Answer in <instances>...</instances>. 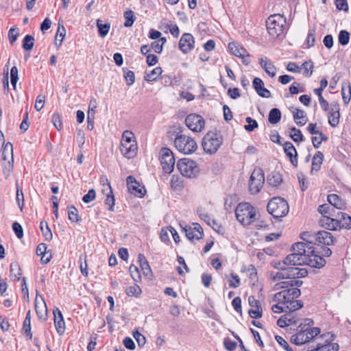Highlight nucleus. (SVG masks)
Returning a JSON list of instances; mask_svg holds the SVG:
<instances>
[{
    "mask_svg": "<svg viewBox=\"0 0 351 351\" xmlns=\"http://www.w3.org/2000/svg\"><path fill=\"white\" fill-rule=\"evenodd\" d=\"M313 324L312 319H304V322L300 325L301 329L291 336V342L296 345H302L318 335L320 333V329L317 327L311 328Z\"/></svg>",
    "mask_w": 351,
    "mask_h": 351,
    "instance_id": "obj_4",
    "label": "nucleus"
},
{
    "mask_svg": "<svg viewBox=\"0 0 351 351\" xmlns=\"http://www.w3.org/2000/svg\"><path fill=\"white\" fill-rule=\"evenodd\" d=\"M103 182L104 188L102 191L104 193H106V195L105 204L108 206V210L112 211L114 206V197L112 194V190L107 178H105Z\"/></svg>",
    "mask_w": 351,
    "mask_h": 351,
    "instance_id": "obj_20",
    "label": "nucleus"
},
{
    "mask_svg": "<svg viewBox=\"0 0 351 351\" xmlns=\"http://www.w3.org/2000/svg\"><path fill=\"white\" fill-rule=\"evenodd\" d=\"M16 200L21 211H22L24 206V195L22 189L18 184H16Z\"/></svg>",
    "mask_w": 351,
    "mask_h": 351,
    "instance_id": "obj_52",
    "label": "nucleus"
},
{
    "mask_svg": "<svg viewBox=\"0 0 351 351\" xmlns=\"http://www.w3.org/2000/svg\"><path fill=\"white\" fill-rule=\"evenodd\" d=\"M124 18L125 20V21L124 23V26L126 27H131L133 25V23L135 21V19H136L133 11H132L130 10L125 12Z\"/></svg>",
    "mask_w": 351,
    "mask_h": 351,
    "instance_id": "obj_49",
    "label": "nucleus"
},
{
    "mask_svg": "<svg viewBox=\"0 0 351 351\" xmlns=\"http://www.w3.org/2000/svg\"><path fill=\"white\" fill-rule=\"evenodd\" d=\"M131 277L135 282L141 280V276L138 268L135 265H131L129 269Z\"/></svg>",
    "mask_w": 351,
    "mask_h": 351,
    "instance_id": "obj_57",
    "label": "nucleus"
},
{
    "mask_svg": "<svg viewBox=\"0 0 351 351\" xmlns=\"http://www.w3.org/2000/svg\"><path fill=\"white\" fill-rule=\"evenodd\" d=\"M303 241L295 243L292 245L293 253L301 254L305 256L306 263L304 264L312 267L319 268L323 267L326 261L315 250V234L304 232L301 236Z\"/></svg>",
    "mask_w": 351,
    "mask_h": 351,
    "instance_id": "obj_2",
    "label": "nucleus"
},
{
    "mask_svg": "<svg viewBox=\"0 0 351 351\" xmlns=\"http://www.w3.org/2000/svg\"><path fill=\"white\" fill-rule=\"evenodd\" d=\"M40 228L46 241H51L53 238L52 232L46 221H41Z\"/></svg>",
    "mask_w": 351,
    "mask_h": 351,
    "instance_id": "obj_42",
    "label": "nucleus"
},
{
    "mask_svg": "<svg viewBox=\"0 0 351 351\" xmlns=\"http://www.w3.org/2000/svg\"><path fill=\"white\" fill-rule=\"evenodd\" d=\"M339 43L341 45H346L348 44L350 40V34L346 30L340 31L338 36Z\"/></svg>",
    "mask_w": 351,
    "mask_h": 351,
    "instance_id": "obj_55",
    "label": "nucleus"
},
{
    "mask_svg": "<svg viewBox=\"0 0 351 351\" xmlns=\"http://www.w3.org/2000/svg\"><path fill=\"white\" fill-rule=\"evenodd\" d=\"M170 184L173 190H179L182 187V181L178 176L173 175L171 178Z\"/></svg>",
    "mask_w": 351,
    "mask_h": 351,
    "instance_id": "obj_54",
    "label": "nucleus"
},
{
    "mask_svg": "<svg viewBox=\"0 0 351 351\" xmlns=\"http://www.w3.org/2000/svg\"><path fill=\"white\" fill-rule=\"evenodd\" d=\"M185 123L186 126L193 132H201L204 127V119L198 114H190L186 119Z\"/></svg>",
    "mask_w": 351,
    "mask_h": 351,
    "instance_id": "obj_14",
    "label": "nucleus"
},
{
    "mask_svg": "<svg viewBox=\"0 0 351 351\" xmlns=\"http://www.w3.org/2000/svg\"><path fill=\"white\" fill-rule=\"evenodd\" d=\"M45 102V96L39 95L36 97L34 108L37 111H40L44 107Z\"/></svg>",
    "mask_w": 351,
    "mask_h": 351,
    "instance_id": "obj_63",
    "label": "nucleus"
},
{
    "mask_svg": "<svg viewBox=\"0 0 351 351\" xmlns=\"http://www.w3.org/2000/svg\"><path fill=\"white\" fill-rule=\"evenodd\" d=\"M162 70L161 67H156L150 73H147L145 78L148 82L155 81L162 74Z\"/></svg>",
    "mask_w": 351,
    "mask_h": 351,
    "instance_id": "obj_43",
    "label": "nucleus"
},
{
    "mask_svg": "<svg viewBox=\"0 0 351 351\" xmlns=\"http://www.w3.org/2000/svg\"><path fill=\"white\" fill-rule=\"evenodd\" d=\"M223 143L222 136L215 132H208L202 140V147L209 154H215Z\"/></svg>",
    "mask_w": 351,
    "mask_h": 351,
    "instance_id": "obj_8",
    "label": "nucleus"
},
{
    "mask_svg": "<svg viewBox=\"0 0 351 351\" xmlns=\"http://www.w3.org/2000/svg\"><path fill=\"white\" fill-rule=\"evenodd\" d=\"M35 310L38 319L45 321L47 317V308L43 298L36 294L35 298Z\"/></svg>",
    "mask_w": 351,
    "mask_h": 351,
    "instance_id": "obj_19",
    "label": "nucleus"
},
{
    "mask_svg": "<svg viewBox=\"0 0 351 351\" xmlns=\"http://www.w3.org/2000/svg\"><path fill=\"white\" fill-rule=\"evenodd\" d=\"M315 243L330 245L333 243V237L329 232L322 230L315 234Z\"/></svg>",
    "mask_w": 351,
    "mask_h": 351,
    "instance_id": "obj_24",
    "label": "nucleus"
},
{
    "mask_svg": "<svg viewBox=\"0 0 351 351\" xmlns=\"http://www.w3.org/2000/svg\"><path fill=\"white\" fill-rule=\"evenodd\" d=\"M51 121L54 127L58 130H61L62 128V121L61 115L59 113H54L52 116Z\"/></svg>",
    "mask_w": 351,
    "mask_h": 351,
    "instance_id": "obj_56",
    "label": "nucleus"
},
{
    "mask_svg": "<svg viewBox=\"0 0 351 351\" xmlns=\"http://www.w3.org/2000/svg\"><path fill=\"white\" fill-rule=\"evenodd\" d=\"M336 215L338 219V224L339 225L340 229L351 228V217H350L348 214L340 211L337 212Z\"/></svg>",
    "mask_w": 351,
    "mask_h": 351,
    "instance_id": "obj_30",
    "label": "nucleus"
},
{
    "mask_svg": "<svg viewBox=\"0 0 351 351\" xmlns=\"http://www.w3.org/2000/svg\"><path fill=\"white\" fill-rule=\"evenodd\" d=\"M286 19L280 14L269 16L266 21L267 30L272 38H277L282 34Z\"/></svg>",
    "mask_w": 351,
    "mask_h": 351,
    "instance_id": "obj_7",
    "label": "nucleus"
},
{
    "mask_svg": "<svg viewBox=\"0 0 351 351\" xmlns=\"http://www.w3.org/2000/svg\"><path fill=\"white\" fill-rule=\"evenodd\" d=\"M342 98L345 104H348L351 99V86L349 82L343 83L341 89Z\"/></svg>",
    "mask_w": 351,
    "mask_h": 351,
    "instance_id": "obj_38",
    "label": "nucleus"
},
{
    "mask_svg": "<svg viewBox=\"0 0 351 351\" xmlns=\"http://www.w3.org/2000/svg\"><path fill=\"white\" fill-rule=\"evenodd\" d=\"M228 49L232 54L242 59L243 63L247 65L250 63V54L247 50L236 43H230Z\"/></svg>",
    "mask_w": 351,
    "mask_h": 351,
    "instance_id": "obj_16",
    "label": "nucleus"
},
{
    "mask_svg": "<svg viewBox=\"0 0 351 351\" xmlns=\"http://www.w3.org/2000/svg\"><path fill=\"white\" fill-rule=\"evenodd\" d=\"M138 146L133 132L125 130L123 132L120 151L122 155L128 158H133L137 154Z\"/></svg>",
    "mask_w": 351,
    "mask_h": 351,
    "instance_id": "obj_6",
    "label": "nucleus"
},
{
    "mask_svg": "<svg viewBox=\"0 0 351 351\" xmlns=\"http://www.w3.org/2000/svg\"><path fill=\"white\" fill-rule=\"evenodd\" d=\"M245 272L246 273L247 277L250 278L251 283L254 285L257 281V272L255 267L252 265H249L247 268L245 269Z\"/></svg>",
    "mask_w": 351,
    "mask_h": 351,
    "instance_id": "obj_44",
    "label": "nucleus"
},
{
    "mask_svg": "<svg viewBox=\"0 0 351 351\" xmlns=\"http://www.w3.org/2000/svg\"><path fill=\"white\" fill-rule=\"evenodd\" d=\"M245 121L247 123V124L244 126L245 130L252 132L255 128H258L257 121L251 117H247Z\"/></svg>",
    "mask_w": 351,
    "mask_h": 351,
    "instance_id": "obj_59",
    "label": "nucleus"
},
{
    "mask_svg": "<svg viewBox=\"0 0 351 351\" xmlns=\"http://www.w3.org/2000/svg\"><path fill=\"white\" fill-rule=\"evenodd\" d=\"M289 136L296 143L303 141V135L301 131L295 127L290 128Z\"/></svg>",
    "mask_w": 351,
    "mask_h": 351,
    "instance_id": "obj_47",
    "label": "nucleus"
},
{
    "mask_svg": "<svg viewBox=\"0 0 351 351\" xmlns=\"http://www.w3.org/2000/svg\"><path fill=\"white\" fill-rule=\"evenodd\" d=\"M53 314L56 330L59 335H62L65 332V322L62 313L59 308H56L53 311Z\"/></svg>",
    "mask_w": 351,
    "mask_h": 351,
    "instance_id": "obj_22",
    "label": "nucleus"
},
{
    "mask_svg": "<svg viewBox=\"0 0 351 351\" xmlns=\"http://www.w3.org/2000/svg\"><path fill=\"white\" fill-rule=\"evenodd\" d=\"M325 224L326 228L331 230H337L339 228V225L338 224V219L337 218V215L326 217L324 219Z\"/></svg>",
    "mask_w": 351,
    "mask_h": 351,
    "instance_id": "obj_36",
    "label": "nucleus"
},
{
    "mask_svg": "<svg viewBox=\"0 0 351 351\" xmlns=\"http://www.w3.org/2000/svg\"><path fill=\"white\" fill-rule=\"evenodd\" d=\"M313 62L311 60L304 62L300 66L301 71L303 70V75L310 77L313 71Z\"/></svg>",
    "mask_w": 351,
    "mask_h": 351,
    "instance_id": "obj_46",
    "label": "nucleus"
},
{
    "mask_svg": "<svg viewBox=\"0 0 351 351\" xmlns=\"http://www.w3.org/2000/svg\"><path fill=\"white\" fill-rule=\"evenodd\" d=\"M277 324L280 327L284 328L292 324L296 325L298 322L291 314H286L278 319Z\"/></svg>",
    "mask_w": 351,
    "mask_h": 351,
    "instance_id": "obj_32",
    "label": "nucleus"
},
{
    "mask_svg": "<svg viewBox=\"0 0 351 351\" xmlns=\"http://www.w3.org/2000/svg\"><path fill=\"white\" fill-rule=\"evenodd\" d=\"M160 160L163 171L167 173L173 171L175 165V158L173 152L168 148H162L160 152Z\"/></svg>",
    "mask_w": 351,
    "mask_h": 351,
    "instance_id": "obj_13",
    "label": "nucleus"
},
{
    "mask_svg": "<svg viewBox=\"0 0 351 351\" xmlns=\"http://www.w3.org/2000/svg\"><path fill=\"white\" fill-rule=\"evenodd\" d=\"M66 35V29L63 25L58 24L56 39L55 41L56 45H60Z\"/></svg>",
    "mask_w": 351,
    "mask_h": 351,
    "instance_id": "obj_51",
    "label": "nucleus"
},
{
    "mask_svg": "<svg viewBox=\"0 0 351 351\" xmlns=\"http://www.w3.org/2000/svg\"><path fill=\"white\" fill-rule=\"evenodd\" d=\"M176 149L184 154H190L195 152L197 148L195 141L191 136L185 134L177 135L174 140Z\"/></svg>",
    "mask_w": 351,
    "mask_h": 351,
    "instance_id": "obj_10",
    "label": "nucleus"
},
{
    "mask_svg": "<svg viewBox=\"0 0 351 351\" xmlns=\"http://www.w3.org/2000/svg\"><path fill=\"white\" fill-rule=\"evenodd\" d=\"M127 185L128 191L132 194L140 197L145 195L146 192L145 187L141 186L132 176H129L127 178Z\"/></svg>",
    "mask_w": 351,
    "mask_h": 351,
    "instance_id": "obj_17",
    "label": "nucleus"
},
{
    "mask_svg": "<svg viewBox=\"0 0 351 351\" xmlns=\"http://www.w3.org/2000/svg\"><path fill=\"white\" fill-rule=\"evenodd\" d=\"M18 80V69L16 66H14L11 68L10 70V82L13 86L14 89L16 88Z\"/></svg>",
    "mask_w": 351,
    "mask_h": 351,
    "instance_id": "obj_58",
    "label": "nucleus"
},
{
    "mask_svg": "<svg viewBox=\"0 0 351 351\" xmlns=\"http://www.w3.org/2000/svg\"><path fill=\"white\" fill-rule=\"evenodd\" d=\"M166 42V38L165 37H162L158 40L152 42L151 47L156 53H160L162 51L163 45Z\"/></svg>",
    "mask_w": 351,
    "mask_h": 351,
    "instance_id": "obj_45",
    "label": "nucleus"
},
{
    "mask_svg": "<svg viewBox=\"0 0 351 351\" xmlns=\"http://www.w3.org/2000/svg\"><path fill=\"white\" fill-rule=\"evenodd\" d=\"M280 119L281 112L280 110L278 108H272L269 113V122L271 124H276L280 121Z\"/></svg>",
    "mask_w": 351,
    "mask_h": 351,
    "instance_id": "obj_41",
    "label": "nucleus"
},
{
    "mask_svg": "<svg viewBox=\"0 0 351 351\" xmlns=\"http://www.w3.org/2000/svg\"><path fill=\"white\" fill-rule=\"evenodd\" d=\"M274 289L275 290L282 289L274 295V302L282 304L291 312L295 311L302 307V302L295 300L300 296V290L293 287V284H290L288 281H282L276 283Z\"/></svg>",
    "mask_w": 351,
    "mask_h": 351,
    "instance_id": "obj_3",
    "label": "nucleus"
},
{
    "mask_svg": "<svg viewBox=\"0 0 351 351\" xmlns=\"http://www.w3.org/2000/svg\"><path fill=\"white\" fill-rule=\"evenodd\" d=\"M30 311H29L26 315L25 320L23 322V332L26 336H27L29 339H32V334L31 332V316H30Z\"/></svg>",
    "mask_w": 351,
    "mask_h": 351,
    "instance_id": "obj_37",
    "label": "nucleus"
},
{
    "mask_svg": "<svg viewBox=\"0 0 351 351\" xmlns=\"http://www.w3.org/2000/svg\"><path fill=\"white\" fill-rule=\"evenodd\" d=\"M186 237L190 241L199 240L204 236L203 229L197 223H193L191 226H186L183 228Z\"/></svg>",
    "mask_w": 351,
    "mask_h": 351,
    "instance_id": "obj_15",
    "label": "nucleus"
},
{
    "mask_svg": "<svg viewBox=\"0 0 351 351\" xmlns=\"http://www.w3.org/2000/svg\"><path fill=\"white\" fill-rule=\"evenodd\" d=\"M97 27L98 28L99 36L104 38L108 34L110 29V24L109 23L103 24L101 19H97Z\"/></svg>",
    "mask_w": 351,
    "mask_h": 351,
    "instance_id": "obj_39",
    "label": "nucleus"
},
{
    "mask_svg": "<svg viewBox=\"0 0 351 351\" xmlns=\"http://www.w3.org/2000/svg\"><path fill=\"white\" fill-rule=\"evenodd\" d=\"M248 302L251 308L249 310L248 313L252 318L258 319L262 316V308L260 302L257 300L254 296H250L248 298Z\"/></svg>",
    "mask_w": 351,
    "mask_h": 351,
    "instance_id": "obj_21",
    "label": "nucleus"
},
{
    "mask_svg": "<svg viewBox=\"0 0 351 351\" xmlns=\"http://www.w3.org/2000/svg\"><path fill=\"white\" fill-rule=\"evenodd\" d=\"M306 260L305 256L297 253L289 254L282 262L275 263L274 266L278 271L271 274V279L274 281H278L282 279L299 278L306 276L308 274L306 269L293 267L304 265V263L307 261Z\"/></svg>",
    "mask_w": 351,
    "mask_h": 351,
    "instance_id": "obj_1",
    "label": "nucleus"
},
{
    "mask_svg": "<svg viewBox=\"0 0 351 351\" xmlns=\"http://www.w3.org/2000/svg\"><path fill=\"white\" fill-rule=\"evenodd\" d=\"M322 338H326L327 341H332V335L328 332L322 336ZM339 350V345L336 343L327 342L324 344L318 343L315 351H337ZM314 351V350H313Z\"/></svg>",
    "mask_w": 351,
    "mask_h": 351,
    "instance_id": "obj_23",
    "label": "nucleus"
},
{
    "mask_svg": "<svg viewBox=\"0 0 351 351\" xmlns=\"http://www.w3.org/2000/svg\"><path fill=\"white\" fill-rule=\"evenodd\" d=\"M13 161L6 160L3 163V171L5 178H8L13 169Z\"/></svg>",
    "mask_w": 351,
    "mask_h": 351,
    "instance_id": "obj_64",
    "label": "nucleus"
},
{
    "mask_svg": "<svg viewBox=\"0 0 351 351\" xmlns=\"http://www.w3.org/2000/svg\"><path fill=\"white\" fill-rule=\"evenodd\" d=\"M177 168L183 176L187 178H194L199 172L196 162L189 158L180 159L178 162Z\"/></svg>",
    "mask_w": 351,
    "mask_h": 351,
    "instance_id": "obj_11",
    "label": "nucleus"
},
{
    "mask_svg": "<svg viewBox=\"0 0 351 351\" xmlns=\"http://www.w3.org/2000/svg\"><path fill=\"white\" fill-rule=\"evenodd\" d=\"M265 182L263 171L260 168H256L252 171L249 182V190L252 194L258 193Z\"/></svg>",
    "mask_w": 351,
    "mask_h": 351,
    "instance_id": "obj_12",
    "label": "nucleus"
},
{
    "mask_svg": "<svg viewBox=\"0 0 351 351\" xmlns=\"http://www.w3.org/2000/svg\"><path fill=\"white\" fill-rule=\"evenodd\" d=\"M315 30L311 29L309 30L306 40V44L308 48L313 47L315 45Z\"/></svg>",
    "mask_w": 351,
    "mask_h": 351,
    "instance_id": "obj_61",
    "label": "nucleus"
},
{
    "mask_svg": "<svg viewBox=\"0 0 351 351\" xmlns=\"http://www.w3.org/2000/svg\"><path fill=\"white\" fill-rule=\"evenodd\" d=\"M267 211L275 218L282 217L289 212L287 201L280 197L272 198L267 204Z\"/></svg>",
    "mask_w": 351,
    "mask_h": 351,
    "instance_id": "obj_9",
    "label": "nucleus"
},
{
    "mask_svg": "<svg viewBox=\"0 0 351 351\" xmlns=\"http://www.w3.org/2000/svg\"><path fill=\"white\" fill-rule=\"evenodd\" d=\"M291 112L295 123L299 126L305 125L307 122L306 114L304 110L292 107Z\"/></svg>",
    "mask_w": 351,
    "mask_h": 351,
    "instance_id": "obj_29",
    "label": "nucleus"
},
{
    "mask_svg": "<svg viewBox=\"0 0 351 351\" xmlns=\"http://www.w3.org/2000/svg\"><path fill=\"white\" fill-rule=\"evenodd\" d=\"M283 149L291 164L296 167L298 165L297 151L291 142H286L283 144Z\"/></svg>",
    "mask_w": 351,
    "mask_h": 351,
    "instance_id": "obj_26",
    "label": "nucleus"
},
{
    "mask_svg": "<svg viewBox=\"0 0 351 351\" xmlns=\"http://www.w3.org/2000/svg\"><path fill=\"white\" fill-rule=\"evenodd\" d=\"M252 84L254 88L259 96L265 98H269L271 96L270 91L264 87V83L261 78L255 77L253 80Z\"/></svg>",
    "mask_w": 351,
    "mask_h": 351,
    "instance_id": "obj_25",
    "label": "nucleus"
},
{
    "mask_svg": "<svg viewBox=\"0 0 351 351\" xmlns=\"http://www.w3.org/2000/svg\"><path fill=\"white\" fill-rule=\"evenodd\" d=\"M317 136L312 137V143L315 148H318L321 145L322 141H325L327 138L323 134L322 132L317 134Z\"/></svg>",
    "mask_w": 351,
    "mask_h": 351,
    "instance_id": "obj_60",
    "label": "nucleus"
},
{
    "mask_svg": "<svg viewBox=\"0 0 351 351\" xmlns=\"http://www.w3.org/2000/svg\"><path fill=\"white\" fill-rule=\"evenodd\" d=\"M328 202L332 208L342 210L346 208L345 202L337 194H330L327 197Z\"/></svg>",
    "mask_w": 351,
    "mask_h": 351,
    "instance_id": "obj_27",
    "label": "nucleus"
},
{
    "mask_svg": "<svg viewBox=\"0 0 351 351\" xmlns=\"http://www.w3.org/2000/svg\"><path fill=\"white\" fill-rule=\"evenodd\" d=\"M282 182L281 175L278 172H273L270 173L267 178V182L271 186H278Z\"/></svg>",
    "mask_w": 351,
    "mask_h": 351,
    "instance_id": "obj_35",
    "label": "nucleus"
},
{
    "mask_svg": "<svg viewBox=\"0 0 351 351\" xmlns=\"http://www.w3.org/2000/svg\"><path fill=\"white\" fill-rule=\"evenodd\" d=\"M318 211L322 215L324 216L325 219L326 217L335 216L337 213L333 208H331L330 205L322 204L318 207Z\"/></svg>",
    "mask_w": 351,
    "mask_h": 351,
    "instance_id": "obj_40",
    "label": "nucleus"
},
{
    "mask_svg": "<svg viewBox=\"0 0 351 351\" xmlns=\"http://www.w3.org/2000/svg\"><path fill=\"white\" fill-rule=\"evenodd\" d=\"M229 286L232 288L238 287L241 284L240 278L237 274H231L230 278L228 279Z\"/></svg>",
    "mask_w": 351,
    "mask_h": 351,
    "instance_id": "obj_62",
    "label": "nucleus"
},
{
    "mask_svg": "<svg viewBox=\"0 0 351 351\" xmlns=\"http://www.w3.org/2000/svg\"><path fill=\"white\" fill-rule=\"evenodd\" d=\"M339 108L338 106H334L331 108L328 115V123L332 127H335L339 122Z\"/></svg>",
    "mask_w": 351,
    "mask_h": 351,
    "instance_id": "obj_31",
    "label": "nucleus"
},
{
    "mask_svg": "<svg viewBox=\"0 0 351 351\" xmlns=\"http://www.w3.org/2000/svg\"><path fill=\"white\" fill-rule=\"evenodd\" d=\"M141 289L138 285L136 284L128 287L125 289L126 294L130 297H138L141 295Z\"/></svg>",
    "mask_w": 351,
    "mask_h": 351,
    "instance_id": "obj_48",
    "label": "nucleus"
},
{
    "mask_svg": "<svg viewBox=\"0 0 351 351\" xmlns=\"http://www.w3.org/2000/svg\"><path fill=\"white\" fill-rule=\"evenodd\" d=\"M68 216L69 219L71 222H77L80 221V218L78 216V211L77 208L74 206H69L68 208Z\"/></svg>",
    "mask_w": 351,
    "mask_h": 351,
    "instance_id": "obj_53",
    "label": "nucleus"
},
{
    "mask_svg": "<svg viewBox=\"0 0 351 351\" xmlns=\"http://www.w3.org/2000/svg\"><path fill=\"white\" fill-rule=\"evenodd\" d=\"M2 159L3 161L14 160L12 144L10 142L6 143L3 147Z\"/></svg>",
    "mask_w": 351,
    "mask_h": 351,
    "instance_id": "obj_33",
    "label": "nucleus"
},
{
    "mask_svg": "<svg viewBox=\"0 0 351 351\" xmlns=\"http://www.w3.org/2000/svg\"><path fill=\"white\" fill-rule=\"evenodd\" d=\"M324 154L321 152H317L312 160L311 171H317L323 162Z\"/></svg>",
    "mask_w": 351,
    "mask_h": 351,
    "instance_id": "obj_34",
    "label": "nucleus"
},
{
    "mask_svg": "<svg viewBox=\"0 0 351 351\" xmlns=\"http://www.w3.org/2000/svg\"><path fill=\"white\" fill-rule=\"evenodd\" d=\"M195 40L192 34H184L179 41V48L184 53H187L194 48Z\"/></svg>",
    "mask_w": 351,
    "mask_h": 351,
    "instance_id": "obj_18",
    "label": "nucleus"
},
{
    "mask_svg": "<svg viewBox=\"0 0 351 351\" xmlns=\"http://www.w3.org/2000/svg\"><path fill=\"white\" fill-rule=\"evenodd\" d=\"M34 45V38L31 35H26L23 40V48L25 50L30 51Z\"/></svg>",
    "mask_w": 351,
    "mask_h": 351,
    "instance_id": "obj_50",
    "label": "nucleus"
},
{
    "mask_svg": "<svg viewBox=\"0 0 351 351\" xmlns=\"http://www.w3.org/2000/svg\"><path fill=\"white\" fill-rule=\"evenodd\" d=\"M237 221L243 226H249L256 220L255 208L248 202L239 203L235 208Z\"/></svg>",
    "mask_w": 351,
    "mask_h": 351,
    "instance_id": "obj_5",
    "label": "nucleus"
},
{
    "mask_svg": "<svg viewBox=\"0 0 351 351\" xmlns=\"http://www.w3.org/2000/svg\"><path fill=\"white\" fill-rule=\"evenodd\" d=\"M258 62L268 75L271 77L276 75V68L270 60H268L267 58H261Z\"/></svg>",
    "mask_w": 351,
    "mask_h": 351,
    "instance_id": "obj_28",
    "label": "nucleus"
}]
</instances>
